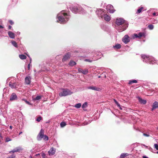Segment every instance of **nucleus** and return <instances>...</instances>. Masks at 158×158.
<instances>
[{
    "label": "nucleus",
    "mask_w": 158,
    "mask_h": 158,
    "mask_svg": "<svg viewBox=\"0 0 158 158\" xmlns=\"http://www.w3.org/2000/svg\"><path fill=\"white\" fill-rule=\"evenodd\" d=\"M88 103L87 102H85L82 105V107L83 108H86L87 106Z\"/></svg>",
    "instance_id": "c85d7f7f"
},
{
    "label": "nucleus",
    "mask_w": 158,
    "mask_h": 158,
    "mask_svg": "<svg viewBox=\"0 0 158 158\" xmlns=\"http://www.w3.org/2000/svg\"><path fill=\"white\" fill-rule=\"evenodd\" d=\"M22 149L20 147H17L14 149L13 150L10 151L9 153H14L15 152H19L20 151L22 150Z\"/></svg>",
    "instance_id": "1a4fd4ad"
},
{
    "label": "nucleus",
    "mask_w": 158,
    "mask_h": 158,
    "mask_svg": "<svg viewBox=\"0 0 158 158\" xmlns=\"http://www.w3.org/2000/svg\"><path fill=\"white\" fill-rule=\"evenodd\" d=\"M62 90L63 91L59 93V95L60 97L71 95L72 93L70 90L67 89H62Z\"/></svg>",
    "instance_id": "20e7f679"
},
{
    "label": "nucleus",
    "mask_w": 158,
    "mask_h": 158,
    "mask_svg": "<svg viewBox=\"0 0 158 158\" xmlns=\"http://www.w3.org/2000/svg\"><path fill=\"white\" fill-rule=\"evenodd\" d=\"M0 28H4V27L2 26L1 25H0Z\"/></svg>",
    "instance_id": "3c124183"
},
{
    "label": "nucleus",
    "mask_w": 158,
    "mask_h": 158,
    "mask_svg": "<svg viewBox=\"0 0 158 158\" xmlns=\"http://www.w3.org/2000/svg\"><path fill=\"white\" fill-rule=\"evenodd\" d=\"M19 56L21 59L22 60L25 59L27 58L26 56L23 54L19 55Z\"/></svg>",
    "instance_id": "412c9836"
},
{
    "label": "nucleus",
    "mask_w": 158,
    "mask_h": 158,
    "mask_svg": "<svg viewBox=\"0 0 158 158\" xmlns=\"http://www.w3.org/2000/svg\"><path fill=\"white\" fill-rule=\"evenodd\" d=\"M152 15H153V16H156V13H155H155H153V14H152Z\"/></svg>",
    "instance_id": "09e8293b"
},
{
    "label": "nucleus",
    "mask_w": 158,
    "mask_h": 158,
    "mask_svg": "<svg viewBox=\"0 0 158 158\" xmlns=\"http://www.w3.org/2000/svg\"><path fill=\"white\" fill-rule=\"evenodd\" d=\"M11 140H12V139L10 138L9 137H7L6 139L5 142H7L9 141H11Z\"/></svg>",
    "instance_id": "f704fd0d"
},
{
    "label": "nucleus",
    "mask_w": 158,
    "mask_h": 158,
    "mask_svg": "<svg viewBox=\"0 0 158 158\" xmlns=\"http://www.w3.org/2000/svg\"><path fill=\"white\" fill-rule=\"evenodd\" d=\"M55 152V151L53 148H52L48 152L49 155H53Z\"/></svg>",
    "instance_id": "6ab92c4d"
},
{
    "label": "nucleus",
    "mask_w": 158,
    "mask_h": 158,
    "mask_svg": "<svg viewBox=\"0 0 158 158\" xmlns=\"http://www.w3.org/2000/svg\"><path fill=\"white\" fill-rule=\"evenodd\" d=\"M22 131H21V132H20L19 133V135H21V134H22Z\"/></svg>",
    "instance_id": "864d4df0"
},
{
    "label": "nucleus",
    "mask_w": 158,
    "mask_h": 158,
    "mask_svg": "<svg viewBox=\"0 0 158 158\" xmlns=\"http://www.w3.org/2000/svg\"><path fill=\"white\" fill-rule=\"evenodd\" d=\"M81 106V104L80 103H77L76 104L75 106L74 107L77 108H80Z\"/></svg>",
    "instance_id": "bb28decb"
},
{
    "label": "nucleus",
    "mask_w": 158,
    "mask_h": 158,
    "mask_svg": "<svg viewBox=\"0 0 158 158\" xmlns=\"http://www.w3.org/2000/svg\"><path fill=\"white\" fill-rule=\"evenodd\" d=\"M85 60V61H88V62H91L92 61V60H90L88 59H86Z\"/></svg>",
    "instance_id": "a19ab883"
},
{
    "label": "nucleus",
    "mask_w": 158,
    "mask_h": 158,
    "mask_svg": "<svg viewBox=\"0 0 158 158\" xmlns=\"http://www.w3.org/2000/svg\"><path fill=\"white\" fill-rule=\"evenodd\" d=\"M138 81L136 80H130L129 81L128 84L131 85L133 83H137Z\"/></svg>",
    "instance_id": "4be33fe9"
},
{
    "label": "nucleus",
    "mask_w": 158,
    "mask_h": 158,
    "mask_svg": "<svg viewBox=\"0 0 158 158\" xmlns=\"http://www.w3.org/2000/svg\"><path fill=\"white\" fill-rule=\"evenodd\" d=\"M156 108H158V102H155L152 105V108L151 110L153 111Z\"/></svg>",
    "instance_id": "f8f14e48"
},
{
    "label": "nucleus",
    "mask_w": 158,
    "mask_h": 158,
    "mask_svg": "<svg viewBox=\"0 0 158 158\" xmlns=\"http://www.w3.org/2000/svg\"><path fill=\"white\" fill-rule=\"evenodd\" d=\"M42 117L41 116H40L36 118V121L38 122H40L42 119Z\"/></svg>",
    "instance_id": "2f4dec72"
},
{
    "label": "nucleus",
    "mask_w": 158,
    "mask_h": 158,
    "mask_svg": "<svg viewBox=\"0 0 158 158\" xmlns=\"http://www.w3.org/2000/svg\"><path fill=\"white\" fill-rule=\"evenodd\" d=\"M58 19L59 22L61 23H66L68 20V18L65 17L64 18L63 16H59L58 17Z\"/></svg>",
    "instance_id": "39448f33"
},
{
    "label": "nucleus",
    "mask_w": 158,
    "mask_h": 158,
    "mask_svg": "<svg viewBox=\"0 0 158 158\" xmlns=\"http://www.w3.org/2000/svg\"><path fill=\"white\" fill-rule=\"evenodd\" d=\"M143 135L147 137H149V135L147 134L146 133H143Z\"/></svg>",
    "instance_id": "37998d69"
},
{
    "label": "nucleus",
    "mask_w": 158,
    "mask_h": 158,
    "mask_svg": "<svg viewBox=\"0 0 158 158\" xmlns=\"http://www.w3.org/2000/svg\"><path fill=\"white\" fill-rule=\"evenodd\" d=\"M102 18L104 19L105 20L107 21H109L110 19V17L109 15H107L106 14L102 15Z\"/></svg>",
    "instance_id": "ddd939ff"
},
{
    "label": "nucleus",
    "mask_w": 158,
    "mask_h": 158,
    "mask_svg": "<svg viewBox=\"0 0 158 158\" xmlns=\"http://www.w3.org/2000/svg\"><path fill=\"white\" fill-rule=\"evenodd\" d=\"M100 77H101V76H99L98 77V78H100Z\"/></svg>",
    "instance_id": "6e6d98bb"
},
{
    "label": "nucleus",
    "mask_w": 158,
    "mask_h": 158,
    "mask_svg": "<svg viewBox=\"0 0 158 158\" xmlns=\"http://www.w3.org/2000/svg\"><path fill=\"white\" fill-rule=\"evenodd\" d=\"M114 101L115 102V104L117 105L118 106L120 107V105L119 104L118 102L115 99H114Z\"/></svg>",
    "instance_id": "c9c22d12"
},
{
    "label": "nucleus",
    "mask_w": 158,
    "mask_h": 158,
    "mask_svg": "<svg viewBox=\"0 0 158 158\" xmlns=\"http://www.w3.org/2000/svg\"><path fill=\"white\" fill-rule=\"evenodd\" d=\"M157 153L158 154V151L157 152Z\"/></svg>",
    "instance_id": "4d7b16f0"
},
{
    "label": "nucleus",
    "mask_w": 158,
    "mask_h": 158,
    "mask_svg": "<svg viewBox=\"0 0 158 158\" xmlns=\"http://www.w3.org/2000/svg\"><path fill=\"white\" fill-rule=\"evenodd\" d=\"M31 78L30 76L26 77L25 79V83L27 85H30L31 83Z\"/></svg>",
    "instance_id": "0eeeda50"
},
{
    "label": "nucleus",
    "mask_w": 158,
    "mask_h": 158,
    "mask_svg": "<svg viewBox=\"0 0 158 158\" xmlns=\"http://www.w3.org/2000/svg\"><path fill=\"white\" fill-rule=\"evenodd\" d=\"M116 23L117 25H121L122 26L121 29L120 28L118 29L119 31L120 32L125 30L128 26V24L127 23L126 21L121 18L117 19L116 21Z\"/></svg>",
    "instance_id": "f257e3e1"
},
{
    "label": "nucleus",
    "mask_w": 158,
    "mask_h": 158,
    "mask_svg": "<svg viewBox=\"0 0 158 158\" xmlns=\"http://www.w3.org/2000/svg\"><path fill=\"white\" fill-rule=\"evenodd\" d=\"M61 14L63 15L64 16H67L68 15L66 13H61Z\"/></svg>",
    "instance_id": "a18cd8bd"
},
{
    "label": "nucleus",
    "mask_w": 158,
    "mask_h": 158,
    "mask_svg": "<svg viewBox=\"0 0 158 158\" xmlns=\"http://www.w3.org/2000/svg\"><path fill=\"white\" fill-rule=\"evenodd\" d=\"M127 153H122L121 155L119 158H124L128 155Z\"/></svg>",
    "instance_id": "b1692460"
},
{
    "label": "nucleus",
    "mask_w": 158,
    "mask_h": 158,
    "mask_svg": "<svg viewBox=\"0 0 158 158\" xmlns=\"http://www.w3.org/2000/svg\"><path fill=\"white\" fill-rule=\"evenodd\" d=\"M8 35L10 38L12 39H14L15 37V34L10 31L8 32Z\"/></svg>",
    "instance_id": "f3484780"
},
{
    "label": "nucleus",
    "mask_w": 158,
    "mask_h": 158,
    "mask_svg": "<svg viewBox=\"0 0 158 158\" xmlns=\"http://www.w3.org/2000/svg\"><path fill=\"white\" fill-rule=\"evenodd\" d=\"M41 98V97L40 96H38L35 98H34L33 100H37L40 99Z\"/></svg>",
    "instance_id": "cd10ccee"
},
{
    "label": "nucleus",
    "mask_w": 158,
    "mask_h": 158,
    "mask_svg": "<svg viewBox=\"0 0 158 158\" xmlns=\"http://www.w3.org/2000/svg\"><path fill=\"white\" fill-rule=\"evenodd\" d=\"M60 125L61 126L63 127L65 126L66 124L64 122H62L60 123Z\"/></svg>",
    "instance_id": "72a5a7b5"
},
{
    "label": "nucleus",
    "mask_w": 158,
    "mask_h": 158,
    "mask_svg": "<svg viewBox=\"0 0 158 158\" xmlns=\"http://www.w3.org/2000/svg\"><path fill=\"white\" fill-rule=\"evenodd\" d=\"M155 148L157 150H158V145L157 144H155L154 145Z\"/></svg>",
    "instance_id": "4c0bfd02"
},
{
    "label": "nucleus",
    "mask_w": 158,
    "mask_h": 158,
    "mask_svg": "<svg viewBox=\"0 0 158 158\" xmlns=\"http://www.w3.org/2000/svg\"><path fill=\"white\" fill-rule=\"evenodd\" d=\"M130 40V38L127 35H125L122 39L123 41L126 44L129 42Z\"/></svg>",
    "instance_id": "423d86ee"
},
{
    "label": "nucleus",
    "mask_w": 158,
    "mask_h": 158,
    "mask_svg": "<svg viewBox=\"0 0 158 158\" xmlns=\"http://www.w3.org/2000/svg\"><path fill=\"white\" fill-rule=\"evenodd\" d=\"M137 37H138V35L136 34H134L133 36V38H136Z\"/></svg>",
    "instance_id": "58836bf2"
},
{
    "label": "nucleus",
    "mask_w": 158,
    "mask_h": 158,
    "mask_svg": "<svg viewBox=\"0 0 158 158\" xmlns=\"http://www.w3.org/2000/svg\"><path fill=\"white\" fill-rule=\"evenodd\" d=\"M143 158H148V157L146 156H143Z\"/></svg>",
    "instance_id": "8fccbe9b"
},
{
    "label": "nucleus",
    "mask_w": 158,
    "mask_h": 158,
    "mask_svg": "<svg viewBox=\"0 0 158 158\" xmlns=\"http://www.w3.org/2000/svg\"><path fill=\"white\" fill-rule=\"evenodd\" d=\"M141 57L143 59H148V56H146L145 55H142Z\"/></svg>",
    "instance_id": "473e14b6"
},
{
    "label": "nucleus",
    "mask_w": 158,
    "mask_h": 158,
    "mask_svg": "<svg viewBox=\"0 0 158 158\" xmlns=\"http://www.w3.org/2000/svg\"><path fill=\"white\" fill-rule=\"evenodd\" d=\"M143 7H141L140 8H139V9H138V10H137V11L136 12V14H139L141 12V11H142V10H143Z\"/></svg>",
    "instance_id": "393cba45"
},
{
    "label": "nucleus",
    "mask_w": 158,
    "mask_h": 158,
    "mask_svg": "<svg viewBox=\"0 0 158 158\" xmlns=\"http://www.w3.org/2000/svg\"><path fill=\"white\" fill-rule=\"evenodd\" d=\"M76 64V63L73 61H71L69 63V65L71 66H73L75 65Z\"/></svg>",
    "instance_id": "5701e85b"
},
{
    "label": "nucleus",
    "mask_w": 158,
    "mask_h": 158,
    "mask_svg": "<svg viewBox=\"0 0 158 158\" xmlns=\"http://www.w3.org/2000/svg\"><path fill=\"white\" fill-rule=\"evenodd\" d=\"M148 28L150 30H152L154 28V26L152 24H149L148 26Z\"/></svg>",
    "instance_id": "7c9ffc66"
},
{
    "label": "nucleus",
    "mask_w": 158,
    "mask_h": 158,
    "mask_svg": "<svg viewBox=\"0 0 158 158\" xmlns=\"http://www.w3.org/2000/svg\"><path fill=\"white\" fill-rule=\"evenodd\" d=\"M11 27L10 25H9L8 26V29L9 30H10L11 29Z\"/></svg>",
    "instance_id": "de8ad7c7"
},
{
    "label": "nucleus",
    "mask_w": 158,
    "mask_h": 158,
    "mask_svg": "<svg viewBox=\"0 0 158 158\" xmlns=\"http://www.w3.org/2000/svg\"><path fill=\"white\" fill-rule=\"evenodd\" d=\"M11 43L16 48L18 47L17 43L15 41L13 40L11 41Z\"/></svg>",
    "instance_id": "a878e982"
},
{
    "label": "nucleus",
    "mask_w": 158,
    "mask_h": 158,
    "mask_svg": "<svg viewBox=\"0 0 158 158\" xmlns=\"http://www.w3.org/2000/svg\"><path fill=\"white\" fill-rule=\"evenodd\" d=\"M71 57V54L70 53H67L63 57L62 59V61H66L68 59L70 58Z\"/></svg>",
    "instance_id": "6e6552de"
},
{
    "label": "nucleus",
    "mask_w": 158,
    "mask_h": 158,
    "mask_svg": "<svg viewBox=\"0 0 158 158\" xmlns=\"http://www.w3.org/2000/svg\"><path fill=\"white\" fill-rule=\"evenodd\" d=\"M22 100L23 101H24V102L27 103V104L28 105H31V104L30 103L27 101L25 99H22Z\"/></svg>",
    "instance_id": "e433bc0d"
},
{
    "label": "nucleus",
    "mask_w": 158,
    "mask_h": 158,
    "mask_svg": "<svg viewBox=\"0 0 158 158\" xmlns=\"http://www.w3.org/2000/svg\"><path fill=\"white\" fill-rule=\"evenodd\" d=\"M144 35V33L143 32H139L138 34V37H140Z\"/></svg>",
    "instance_id": "c756f323"
},
{
    "label": "nucleus",
    "mask_w": 158,
    "mask_h": 158,
    "mask_svg": "<svg viewBox=\"0 0 158 158\" xmlns=\"http://www.w3.org/2000/svg\"><path fill=\"white\" fill-rule=\"evenodd\" d=\"M9 85L12 88H14L16 87L17 85L15 83L10 82L9 83Z\"/></svg>",
    "instance_id": "2eb2a0df"
},
{
    "label": "nucleus",
    "mask_w": 158,
    "mask_h": 158,
    "mask_svg": "<svg viewBox=\"0 0 158 158\" xmlns=\"http://www.w3.org/2000/svg\"><path fill=\"white\" fill-rule=\"evenodd\" d=\"M121 46L119 44H117L115 45L114 46L113 48L114 49H119L121 48Z\"/></svg>",
    "instance_id": "aec40b11"
},
{
    "label": "nucleus",
    "mask_w": 158,
    "mask_h": 158,
    "mask_svg": "<svg viewBox=\"0 0 158 158\" xmlns=\"http://www.w3.org/2000/svg\"><path fill=\"white\" fill-rule=\"evenodd\" d=\"M17 99V97L16 94L15 93H12L10 97V100L13 101Z\"/></svg>",
    "instance_id": "9d476101"
},
{
    "label": "nucleus",
    "mask_w": 158,
    "mask_h": 158,
    "mask_svg": "<svg viewBox=\"0 0 158 158\" xmlns=\"http://www.w3.org/2000/svg\"><path fill=\"white\" fill-rule=\"evenodd\" d=\"M79 72L81 73L84 74H86L88 73V71L87 69H82L81 68H79L78 69Z\"/></svg>",
    "instance_id": "9b49d317"
},
{
    "label": "nucleus",
    "mask_w": 158,
    "mask_h": 158,
    "mask_svg": "<svg viewBox=\"0 0 158 158\" xmlns=\"http://www.w3.org/2000/svg\"><path fill=\"white\" fill-rule=\"evenodd\" d=\"M30 64H29L27 65V68L28 70H29L30 69Z\"/></svg>",
    "instance_id": "49530a36"
},
{
    "label": "nucleus",
    "mask_w": 158,
    "mask_h": 158,
    "mask_svg": "<svg viewBox=\"0 0 158 158\" xmlns=\"http://www.w3.org/2000/svg\"><path fill=\"white\" fill-rule=\"evenodd\" d=\"M15 156L14 155H12V156H9L6 158H15Z\"/></svg>",
    "instance_id": "c03bdc74"
},
{
    "label": "nucleus",
    "mask_w": 158,
    "mask_h": 158,
    "mask_svg": "<svg viewBox=\"0 0 158 158\" xmlns=\"http://www.w3.org/2000/svg\"><path fill=\"white\" fill-rule=\"evenodd\" d=\"M69 8L75 14L79 12L82 13L84 11V10L80 6L77 7L72 6L71 7H69Z\"/></svg>",
    "instance_id": "7ed1b4c3"
},
{
    "label": "nucleus",
    "mask_w": 158,
    "mask_h": 158,
    "mask_svg": "<svg viewBox=\"0 0 158 158\" xmlns=\"http://www.w3.org/2000/svg\"><path fill=\"white\" fill-rule=\"evenodd\" d=\"M41 155L44 158H46V155L44 153H42Z\"/></svg>",
    "instance_id": "79ce46f5"
},
{
    "label": "nucleus",
    "mask_w": 158,
    "mask_h": 158,
    "mask_svg": "<svg viewBox=\"0 0 158 158\" xmlns=\"http://www.w3.org/2000/svg\"><path fill=\"white\" fill-rule=\"evenodd\" d=\"M10 129H12V126H10Z\"/></svg>",
    "instance_id": "603ef678"
},
{
    "label": "nucleus",
    "mask_w": 158,
    "mask_h": 158,
    "mask_svg": "<svg viewBox=\"0 0 158 158\" xmlns=\"http://www.w3.org/2000/svg\"><path fill=\"white\" fill-rule=\"evenodd\" d=\"M88 88L89 89H91L96 91H99L100 90H101L100 88L95 86H90L88 87Z\"/></svg>",
    "instance_id": "dca6fc26"
},
{
    "label": "nucleus",
    "mask_w": 158,
    "mask_h": 158,
    "mask_svg": "<svg viewBox=\"0 0 158 158\" xmlns=\"http://www.w3.org/2000/svg\"><path fill=\"white\" fill-rule=\"evenodd\" d=\"M138 99L139 102L141 104H145L147 102V101L146 100L143 99L142 98H141L140 97H138Z\"/></svg>",
    "instance_id": "4468645a"
},
{
    "label": "nucleus",
    "mask_w": 158,
    "mask_h": 158,
    "mask_svg": "<svg viewBox=\"0 0 158 158\" xmlns=\"http://www.w3.org/2000/svg\"><path fill=\"white\" fill-rule=\"evenodd\" d=\"M109 6L110 7V9L109 10V12L110 13H113L115 11V10H114V8L113 6L112 5H110Z\"/></svg>",
    "instance_id": "a211bd4d"
},
{
    "label": "nucleus",
    "mask_w": 158,
    "mask_h": 158,
    "mask_svg": "<svg viewBox=\"0 0 158 158\" xmlns=\"http://www.w3.org/2000/svg\"><path fill=\"white\" fill-rule=\"evenodd\" d=\"M42 139L45 141H47L48 139V137L46 135H44V131L41 129L37 136V139L38 141H40Z\"/></svg>",
    "instance_id": "f03ea898"
},
{
    "label": "nucleus",
    "mask_w": 158,
    "mask_h": 158,
    "mask_svg": "<svg viewBox=\"0 0 158 158\" xmlns=\"http://www.w3.org/2000/svg\"><path fill=\"white\" fill-rule=\"evenodd\" d=\"M0 137H1V138H2V136L1 135V134L0 133Z\"/></svg>",
    "instance_id": "5fc2aeb1"
},
{
    "label": "nucleus",
    "mask_w": 158,
    "mask_h": 158,
    "mask_svg": "<svg viewBox=\"0 0 158 158\" xmlns=\"http://www.w3.org/2000/svg\"><path fill=\"white\" fill-rule=\"evenodd\" d=\"M9 22L11 25H13L14 24V22L11 20H9Z\"/></svg>",
    "instance_id": "ea45409f"
}]
</instances>
